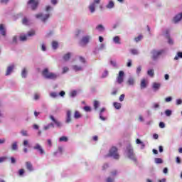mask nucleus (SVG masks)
<instances>
[{
  "label": "nucleus",
  "instance_id": "nucleus-1",
  "mask_svg": "<svg viewBox=\"0 0 182 182\" xmlns=\"http://www.w3.org/2000/svg\"><path fill=\"white\" fill-rule=\"evenodd\" d=\"M42 75L44 76L46 79H51L52 80L58 79V75L54 73H50L48 68H45L42 71Z\"/></svg>",
  "mask_w": 182,
  "mask_h": 182
},
{
  "label": "nucleus",
  "instance_id": "nucleus-2",
  "mask_svg": "<svg viewBox=\"0 0 182 182\" xmlns=\"http://www.w3.org/2000/svg\"><path fill=\"white\" fill-rule=\"evenodd\" d=\"M107 157H113L115 160H119V154H117V149L116 146L112 147L109 150V154L107 155Z\"/></svg>",
  "mask_w": 182,
  "mask_h": 182
},
{
  "label": "nucleus",
  "instance_id": "nucleus-3",
  "mask_svg": "<svg viewBox=\"0 0 182 182\" xmlns=\"http://www.w3.org/2000/svg\"><path fill=\"white\" fill-rule=\"evenodd\" d=\"M127 150L128 159H130L133 161H137V159L136 158V155L134 154V152L133 151V149L128 147L127 149Z\"/></svg>",
  "mask_w": 182,
  "mask_h": 182
},
{
  "label": "nucleus",
  "instance_id": "nucleus-4",
  "mask_svg": "<svg viewBox=\"0 0 182 182\" xmlns=\"http://www.w3.org/2000/svg\"><path fill=\"white\" fill-rule=\"evenodd\" d=\"M164 50H153L151 51V54H152V59L153 60H156V59L159 58V57L160 56V55H161V53H163Z\"/></svg>",
  "mask_w": 182,
  "mask_h": 182
},
{
  "label": "nucleus",
  "instance_id": "nucleus-5",
  "mask_svg": "<svg viewBox=\"0 0 182 182\" xmlns=\"http://www.w3.org/2000/svg\"><path fill=\"white\" fill-rule=\"evenodd\" d=\"M89 41H90V36H86L82 37L80 41V46H86L89 43Z\"/></svg>",
  "mask_w": 182,
  "mask_h": 182
},
{
  "label": "nucleus",
  "instance_id": "nucleus-6",
  "mask_svg": "<svg viewBox=\"0 0 182 182\" xmlns=\"http://www.w3.org/2000/svg\"><path fill=\"white\" fill-rule=\"evenodd\" d=\"M124 80V72L121 70L119 72V75L117 77V82L120 85L123 83Z\"/></svg>",
  "mask_w": 182,
  "mask_h": 182
},
{
  "label": "nucleus",
  "instance_id": "nucleus-7",
  "mask_svg": "<svg viewBox=\"0 0 182 182\" xmlns=\"http://www.w3.org/2000/svg\"><path fill=\"white\" fill-rule=\"evenodd\" d=\"M28 5H31V8L33 11H35L38 8V5H39V2L35 0H30L28 2Z\"/></svg>",
  "mask_w": 182,
  "mask_h": 182
},
{
  "label": "nucleus",
  "instance_id": "nucleus-8",
  "mask_svg": "<svg viewBox=\"0 0 182 182\" xmlns=\"http://www.w3.org/2000/svg\"><path fill=\"white\" fill-rule=\"evenodd\" d=\"M34 150H38L40 154H46L45 150L43 148H42V146L39 144H36V145L33 146Z\"/></svg>",
  "mask_w": 182,
  "mask_h": 182
},
{
  "label": "nucleus",
  "instance_id": "nucleus-9",
  "mask_svg": "<svg viewBox=\"0 0 182 182\" xmlns=\"http://www.w3.org/2000/svg\"><path fill=\"white\" fill-rule=\"evenodd\" d=\"M96 4H100V0H94L93 3L90 5L89 9L91 14H93V12H95V8L96 6Z\"/></svg>",
  "mask_w": 182,
  "mask_h": 182
},
{
  "label": "nucleus",
  "instance_id": "nucleus-10",
  "mask_svg": "<svg viewBox=\"0 0 182 182\" xmlns=\"http://www.w3.org/2000/svg\"><path fill=\"white\" fill-rule=\"evenodd\" d=\"M14 69H15V65H11L9 67H7V70L6 71V76H9L12 72H14Z\"/></svg>",
  "mask_w": 182,
  "mask_h": 182
},
{
  "label": "nucleus",
  "instance_id": "nucleus-11",
  "mask_svg": "<svg viewBox=\"0 0 182 182\" xmlns=\"http://www.w3.org/2000/svg\"><path fill=\"white\" fill-rule=\"evenodd\" d=\"M50 119L55 123V124H56L57 127H62V123L56 120V119H55V117L53 115L50 116Z\"/></svg>",
  "mask_w": 182,
  "mask_h": 182
},
{
  "label": "nucleus",
  "instance_id": "nucleus-12",
  "mask_svg": "<svg viewBox=\"0 0 182 182\" xmlns=\"http://www.w3.org/2000/svg\"><path fill=\"white\" fill-rule=\"evenodd\" d=\"M182 19V13H180L177 14L174 18H173V22L174 23H177V22H180V21Z\"/></svg>",
  "mask_w": 182,
  "mask_h": 182
},
{
  "label": "nucleus",
  "instance_id": "nucleus-13",
  "mask_svg": "<svg viewBox=\"0 0 182 182\" xmlns=\"http://www.w3.org/2000/svg\"><path fill=\"white\" fill-rule=\"evenodd\" d=\"M26 167L28 171H32L33 170V166L31 161L26 162Z\"/></svg>",
  "mask_w": 182,
  "mask_h": 182
},
{
  "label": "nucleus",
  "instance_id": "nucleus-14",
  "mask_svg": "<svg viewBox=\"0 0 182 182\" xmlns=\"http://www.w3.org/2000/svg\"><path fill=\"white\" fill-rule=\"evenodd\" d=\"M72 112L70 110L67 111V119H66V123H70L72 122Z\"/></svg>",
  "mask_w": 182,
  "mask_h": 182
},
{
  "label": "nucleus",
  "instance_id": "nucleus-15",
  "mask_svg": "<svg viewBox=\"0 0 182 182\" xmlns=\"http://www.w3.org/2000/svg\"><path fill=\"white\" fill-rule=\"evenodd\" d=\"M107 9H112L114 8V2L113 1H109V3L106 6Z\"/></svg>",
  "mask_w": 182,
  "mask_h": 182
},
{
  "label": "nucleus",
  "instance_id": "nucleus-16",
  "mask_svg": "<svg viewBox=\"0 0 182 182\" xmlns=\"http://www.w3.org/2000/svg\"><path fill=\"white\" fill-rule=\"evenodd\" d=\"M147 87V82L146 79H142L141 80V89H146Z\"/></svg>",
  "mask_w": 182,
  "mask_h": 182
},
{
  "label": "nucleus",
  "instance_id": "nucleus-17",
  "mask_svg": "<svg viewBox=\"0 0 182 182\" xmlns=\"http://www.w3.org/2000/svg\"><path fill=\"white\" fill-rule=\"evenodd\" d=\"M0 32H1V35L3 36H6V30H5V27H4V24H0Z\"/></svg>",
  "mask_w": 182,
  "mask_h": 182
},
{
  "label": "nucleus",
  "instance_id": "nucleus-18",
  "mask_svg": "<svg viewBox=\"0 0 182 182\" xmlns=\"http://www.w3.org/2000/svg\"><path fill=\"white\" fill-rule=\"evenodd\" d=\"M70 56H72V54L70 53H68L63 55V59L65 62H68V60L70 59Z\"/></svg>",
  "mask_w": 182,
  "mask_h": 182
},
{
  "label": "nucleus",
  "instance_id": "nucleus-19",
  "mask_svg": "<svg viewBox=\"0 0 182 182\" xmlns=\"http://www.w3.org/2000/svg\"><path fill=\"white\" fill-rule=\"evenodd\" d=\"M11 150L13 151L18 150V142L15 141L11 144Z\"/></svg>",
  "mask_w": 182,
  "mask_h": 182
},
{
  "label": "nucleus",
  "instance_id": "nucleus-20",
  "mask_svg": "<svg viewBox=\"0 0 182 182\" xmlns=\"http://www.w3.org/2000/svg\"><path fill=\"white\" fill-rule=\"evenodd\" d=\"M113 41H114V43H117V45H120V43H122L120 42V37H119V36L114 37Z\"/></svg>",
  "mask_w": 182,
  "mask_h": 182
},
{
  "label": "nucleus",
  "instance_id": "nucleus-21",
  "mask_svg": "<svg viewBox=\"0 0 182 182\" xmlns=\"http://www.w3.org/2000/svg\"><path fill=\"white\" fill-rule=\"evenodd\" d=\"M75 119H80L82 117V114L79 111H75L74 114Z\"/></svg>",
  "mask_w": 182,
  "mask_h": 182
},
{
  "label": "nucleus",
  "instance_id": "nucleus-22",
  "mask_svg": "<svg viewBox=\"0 0 182 182\" xmlns=\"http://www.w3.org/2000/svg\"><path fill=\"white\" fill-rule=\"evenodd\" d=\"M113 105L117 110L122 109V104L120 102H114Z\"/></svg>",
  "mask_w": 182,
  "mask_h": 182
},
{
  "label": "nucleus",
  "instance_id": "nucleus-23",
  "mask_svg": "<svg viewBox=\"0 0 182 182\" xmlns=\"http://www.w3.org/2000/svg\"><path fill=\"white\" fill-rule=\"evenodd\" d=\"M73 69L75 71V72H79L80 70H83V69L82 68L81 66H78V65H73Z\"/></svg>",
  "mask_w": 182,
  "mask_h": 182
},
{
  "label": "nucleus",
  "instance_id": "nucleus-24",
  "mask_svg": "<svg viewBox=\"0 0 182 182\" xmlns=\"http://www.w3.org/2000/svg\"><path fill=\"white\" fill-rule=\"evenodd\" d=\"M160 83H157V82H154L153 84V89H154V90H159V89H160Z\"/></svg>",
  "mask_w": 182,
  "mask_h": 182
},
{
  "label": "nucleus",
  "instance_id": "nucleus-25",
  "mask_svg": "<svg viewBox=\"0 0 182 182\" xmlns=\"http://www.w3.org/2000/svg\"><path fill=\"white\" fill-rule=\"evenodd\" d=\"M22 23L23 25H26V26L29 25V19H28V18L26 17H24L22 20Z\"/></svg>",
  "mask_w": 182,
  "mask_h": 182
},
{
  "label": "nucleus",
  "instance_id": "nucleus-26",
  "mask_svg": "<svg viewBox=\"0 0 182 182\" xmlns=\"http://www.w3.org/2000/svg\"><path fill=\"white\" fill-rule=\"evenodd\" d=\"M58 46H59V43H58V41H53V43H52L53 48L58 49Z\"/></svg>",
  "mask_w": 182,
  "mask_h": 182
},
{
  "label": "nucleus",
  "instance_id": "nucleus-27",
  "mask_svg": "<svg viewBox=\"0 0 182 182\" xmlns=\"http://www.w3.org/2000/svg\"><path fill=\"white\" fill-rule=\"evenodd\" d=\"M35 35H36L35 30H31L27 33V36H35Z\"/></svg>",
  "mask_w": 182,
  "mask_h": 182
},
{
  "label": "nucleus",
  "instance_id": "nucleus-28",
  "mask_svg": "<svg viewBox=\"0 0 182 182\" xmlns=\"http://www.w3.org/2000/svg\"><path fill=\"white\" fill-rule=\"evenodd\" d=\"M26 75H28V72L26 71V68L23 69L21 73L22 77H26Z\"/></svg>",
  "mask_w": 182,
  "mask_h": 182
},
{
  "label": "nucleus",
  "instance_id": "nucleus-29",
  "mask_svg": "<svg viewBox=\"0 0 182 182\" xmlns=\"http://www.w3.org/2000/svg\"><path fill=\"white\" fill-rule=\"evenodd\" d=\"M50 127H55V125L52 123L48 124L47 126L44 127V130H48L50 129Z\"/></svg>",
  "mask_w": 182,
  "mask_h": 182
},
{
  "label": "nucleus",
  "instance_id": "nucleus-30",
  "mask_svg": "<svg viewBox=\"0 0 182 182\" xmlns=\"http://www.w3.org/2000/svg\"><path fill=\"white\" fill-rule=\"evenodd\" d=\"M155 163L156 164H161L163 163V159H161V158H156Z\"/></svg>",
  "mask_w": 182,
  "mask_h": 182
},
{
  "label": "nucleus",
  "instance_id": "nucleus-31",
  "mask_svg": "<svg viewBox=\"0 0 182 182\" xmlns=\"http://www.w3.org/2000/svg\"><path fill=\"white\" fill-rule=\"evenodd\" d=\"M23 146H24L25 147H31V146L29 145V141L25 139L23 141Z\"/></svg>",
  "mask_w": 182,
  "mask_h": 182
},
{
  "label": "nucleus",
  "instance_id": "nucleus-32",
  "mask_svg": "<svg viewBox=\"0 0 182 182\" xmlns=\"http://www.w3.org/2000/svg\"><path fill=\"white\" fill-rule=\"evenodd\" d=\"M96 29L102 32V31H105V27L102 24H100L96 27Z\"/></svg>",
  "mask_w": 182,
  "mask_h": 182
},
{
  "label": "nucleus",
  "instance_id": "nucleus-33",
  "mask_svg": "<svg viewBox=\"0 0 182 182\" xmlns=\"http://www.w3.org/2000/svg\"><path fill=\"white\" fill-rule=\"evenodd\" d=\"M127 83H128L130 86L134 85V79H133V78H129V79L128 80V81H127Z\"/></svg>",
  "mask_w": 182,
  "mask_h": 182
},
{
  "label": "nucleus",
  "instance_id": "nucleus-34",
  "mask_svg": "<svg viewBox=\"0 0 182 182\" xmlns=\"http://www.w3.org/2000/svg\"><path fill=\"white\" fill-rule=\"evenodd\" d=\"M149 76H151V77H153L154 76V70H149L147 72Z\"/></svg>",
  "mask_w": 182,
  "mask_h": 182
},
{
  "label": "nucleus",
  "instance_id": "nucleus-35",
  "mask_svg": "<svg viewBox=\"0 0 182 182\" xmlns=\"http://www.w3.org/2000/svg\"><path fill=\"white\" fill-rule=\"evenodd\" d=\"M99 107V101L95 100L94 101V109L97 110V109Z\"/></svg>",
  "mask_w": 182,
  "mask_h": 182
},
{
  "label": "nucleus",
  "instance_id": "nucleus-36",
  "mask_svg": "<svg viewBox=\"0 0 182 182\" xmlns=\"http://www.w3.org/2000/svg\"><path fill=\"white\" fill-rule=\"evenodd\" d=\"M59 141H68V137L67 136H61L59 139Z\"/></svg>",
  "mask_w": 182,
  "mask_h": 182
},
{
  "label": "nucleus",
  "instance_id": "nucleus-37",
  "mask_svg": "<svg viewBox=\"0 0 182 182\" xmlns=\"http://www.w3.org/2000/svg\"><path fill=\"white\" fill-rule=\"evenodd\" d=\"M79 59L81 63H86V58L85 57L80 56Z\"/></svg>",
  "mask_w": 182,
  "mask_h": 182
},
{
  "label": "nucleus",
  "instance_id": "nucleus-38",
  "mask_svg": "<svg viewBox=\"0 0 182 182\" xmlns=\"http://www.w3.org/2000/svg\"><path fill=\"white\" fill-rule=\"evenodd\" d=\"M165 114H166V116H167V117L171 116V110H170V109H166V110L165 111Z\"/></svg>",
  "mask_w": 182,
  "mask_h": 182
},
{
  "label": "nucleus",
  "instance_id": "nucleus-39",
  "mask_svg": "<svg viewBox=\"0 0 182 182\" xmlns=\"http://www.w3.org/2000/svg\"><path fill=\"white\" fill-rule=\"evenodd\" d=\"M141 39H143V36L140 35L138 37L135 38V41L136 42H140V41H141Z\"/></svg>",
  "mask_w": 182,
  "mask_h": 182
},
{
  "label": "nucleus",
  "instance_id": "nucleus-40",
  "mask_svg": "<svg viewBox=\"0 0 182 182\" xmlns=\"http://www.w3.org/2000/svg\"><path fill=\"white\" fill-rule=\"evenodd\" d=\"M23 174H25V169H23V168L19 169L18 175L19 176H23Z\"/></svg>",
  "mask_w": 182,
  "mask_h": 182
},
{
  "label": "nucleus",
  "instance_id": "nucleus-41",
  "mask_svg": "<svg viewBox=\"0 0 182 182\" xmlns=\"http://www.w3.org/2000/svg\"><path fill=\"white\" fill-rule=\"evenodd\" d=\"M28 38H27V36H20V41H21L22 42L26 41Z\"/></svg>",
  "mask_w": 182,
  "mask_h": 182
},
{
  "label": "nucleus",
  "instance_id": "nucleus-42",
  "mask_svg": "<svg viewBox=\"0 0 182 182\" xmlns=\"http://www.w3.org/2000/svg\"><path fill=\"white\" fill-rule=\"evenodd\" d=\"M178 58H182V52H178V56H176V57L174 58L175 60H178Z\"/></svg>",
  "mask_w": 182,
  "mask_h": 182
},
{
  "label": "nucleus",
  "instance_id": "nucleus-43",
  "mask_svg": "<svg viewBox=\"0 0 182 182\" xmlns=\"http://www.w3.org/2000/svg\"><path fill=\"white\" fill-rule=\"evenodd\" d=\"M167 39H168V43H169V45H173V39H171V38H170L168 36H167Z\"/></svg>",
  "mask_w": 182,
  "mask_h": 182
},
{
  "label": "nucleus",
  "instance_id": "nucleus-44",
  "mask_svg": "<svg viewBox=\"0 0 182 182\" xmlns=\"http://www.w3.org/2000/svg\"><path fill=\"white\" fill-rule=\"evenodd\" d=\"M85 112H91L92 109L89 106L84 107Z\"/></svg>",
  "mask_w": 182,
  "mask_h": 182
},
{
  "label": "nucleus",
  "instance_id": "nucleus-45",
  "mask_svg": "<svg viewBox=\"0 0 182 182\" xmlns=\"http://www.w3.org/2000/svg\"><path fill=\"white\" fill-rule=\"evenodd\" d=\"M49 16H50L49 14H46V15L42 18L43 22H46V20L49 18Z\"/></svg>",
  "mask_w": 182,
  "mask_h": 182
},
{
  "label": "nucleus",
  "instance_id": "nucleus-46",
  "mask_svg": "<svg viewBox=\"0 0 182 182\" xmlns=\"http://www.w3.org/2000/svg\"><path fill=\"white\" fill-rule=\"evenodd\" d=\"M50 96L51 97H58V93H56V92H51V93L50 94Z\"/></svg>",
  "mask_w": 182,
  "mask_h": 182
},
{
  "label": "nucleus",
  "instance_id": "nucleus-47",
  "mask_svg": "<svg viewBox=\"0 0 182 182\" xmlns=\"http://www.w3.org/2000/svg\"><path fill=\"white\" fill-rule=\"evenodd\" d=\"M171 100H173V98L171 97H168L165 99V102H166V103H168V102H171Z\"/></svg>",
  "mask_w": 182,
  "mask_h": 182
},
{
  "label": "nucleus",
  "instance_id": "nucleus-48",
  "mask_svg": "<svg viewBox=\"0 0 182 182\" xmlns=\"http://www.w3.org/2000/svg\"><path fill=\"white\" fill-rule=\"evenodd\" d=\"M66 72H69V68L68 67H64L63 68V73H66Z\"/></svg>",
  "mask_w": 182,
  "mask_h": 182
},
{
  "label": "nucleus",
  "instance_id": "nucleus-49",
  "mask_svg": "<svg viewBox=\"0 0 182 182\" xmlns=\"http://www.w3.org/2000/svg\"><path fill=\"white\" fill-rule=\"evenodd\" d=\"M141 72V66H139L136 68V73L137 75H139V73Z\"/></svg>",
  "mask_w": 182,
  "mask_h": 182
},
{
  "label": "nucleus",
  "instance_id": "nucleus-50",
  "mask_svg": "<svg viewBox=\"0 0 182 182\" xmlns=\"http://www.w3.org/2000/svg\"><path fill=\"white\" fill-rule=\"evenodd\" d=\"M159 127L161 129H164V127H166V124H164V122H160L159 123Z\"/></svg>",
  "mask_w": 182,
  "mask_h": 182
},
{
  "label": "nucleus",
  "instance_id": "nucleus-51",
  "mask_svg": "<svg viewBox=\"0 0 182 182\" xmlns=\"http://www.w3.org/2000/svg\"><path fill=\"white\" fill-rule=\"evenodd\" d=\"M21 133L22 136H28V132H26V131H25V130H22V131L21 132Z\"/></svg>",
  "mask_w": 182,
  "mask_h": 182
},
{
  "label": "nucleus",
  "instance_id": "nucleus-52",
  "mask_svg": "<svg viewBox=\"0 0 182 182\" xmlns=\"http://www.w3.org/2000/svg\"><path fill=\"white\" fill-rule=\"evenodd\" d=\"M6 159H7L6 156L0 157V163H4V161H5Z\"/></svg>",
  "mask_w": 182,
  "mask_h": 182
},
{
  "label": "nucleus",
  "instance_id": "nucleus-53",
  "mask_svg": "<svg viewBox=\"0 0 182 182\" xmlns=\"http://www.w3.org/2000/svg\"><path fill=\"white\" fill-rule=\"evenodd\" d=\"M123 100H124V94L119 96V102H123Z\"/></svg>",
  "mask_w": 182,
  "mask_h": 182
},
{
  "label": "nucleus",
  "instance_id": "nucleus-54",
  "mask_svg": "<svg viewBox=\"0 0 182 182\" xmlns=\"http://www.w3.org/2000/svg\"><path fill=\"white\" fill-rule=\"evenodd\" d=\"M131 53H132V55H137V53H139L137 52V50H136V49H132V50H131Z\"/></svg>",
  "mask_w": 182,
  "mask_h": 182
},
{
  "label": "nucleus",
  "instance_id": "nucleus-55",
  "mask_svg": "<svg viewBox=\"0 0 182 182\" xmlns=\"http://www.w3.org/2000/svg\"><path fill=\"white\" fill-rule=\"evenodd\" d=\"M107 182H114V178H112L110 177H108L107 178Z\"/></svg>",
  "mask_w": 182,
  "mask_h": 182
},
{
  "label": "nucleus",
  "instance_id": "nucleus-56",
  "mask_svg": "<svg viewBox=\"0 0 182 182\" xmlns=\"http://www.w3.org/2000/svg\"><path fill=\"white\" fill-rule=\"evenodd\" d=\"M16 42H18V38H16V36H14L12 43H16Z\"/></svg>",
  "mask_w": 182,
  "mask_h": 182
},
{
  "label": "nucleus",
  "instance_id": "nucleus-57",
  "mask_svg": "<svg viewBox=\"0 0 182 182\" xmlns=\"http://www.w3.org/2000/svg\"><path fill=\"white\" fill-rule=\"evenodd\" d=\"M76 95H77L76 91H73V92H71V93H70L71 97H75V96H76Z\"/></svg>",
  "mask_w": 182,
  "mask_h": 182
},
{
  "label": "nucleus",
  "instance_id": "nucleus-58",
  "mask_svg": "<svg viewBox=\"0 0 182 182\" xmlns=\"http://www.w3.org/2000/svg\"><path fill=\"white\" fill-rule=\"evenodd\" d=\"M58 151L62 154V153H63V147L58 146Z\"/></svg>",
  "mask_w": 182,
  "mask_h": 182
},
{
  "label": "nucleus",
  "instance_id": "nucleus-59",
  "mask_svg": "<svg viewBox=\"0 0 182 182\" xmlns=\"http://www.w3.org/2000/svg\"><path fill=\"white\" fill-rule=\"evenodd\" d=\"M127 66L128 68H130L132 66V60H128V63L127 64Z\"/></svg>",
  "mask_w": 182,
  "mask_h": 182
},
{
  "label": "nucleus",
  "instance_id": "nucleus-60",
  "mask_svg": "<svg viewBox=\"0 0 182 182\" xmlns=\"http://www.w3.org/2000/svg\"><path fill=\"white\" fill-rule=\"evenodd\" d=\"M47 142H48L49 147H52V140L48 139Z\"/></svg>",
  "mask_w": 182,
  "mask_h": 182
},
{
  "label": "nucleus",
  "instance_id": "nucleus-61",
  "mask_svg": "<svg viewBox=\"0 0 182 182\" xmlns=\"http://www.w3.org/2000/svg\"><path fill=\"white\" fill-rule=\"evenodd\" d=\"M41 50L45 52L46 50V46H45V44H42L41 46Z\"/></svg>",
  "mask_w": 182,
  "mask_h": 182
},
{
  "label": "nucleus",
  "instance_id": "nucleus-62",
  "mask_svg": "<svg viewBox=\"0 0 182 182\" xmlns=\"http://www.w3.org/2000/svg\"><path fill=\"white\" fill-rule=\"evenodd\" d=\"M182 103V100L178 99V100H176V105H181Z\"/></svg>",
  "mask_w": 182,
  "mask_h": 182
},
{
  "label": "nucleus",
  "instance_id": "nucleus-63",
  "mask_svg": "<svg viewBox=\"0 0 182 182\" xmlns=\"http://www.w3.org/2000/svg\"><path fill=\"white\" fill-rule=\"evenodd\" d=\"M11 160L12 164H15V163H16V160L15 159V158L11 157Z\"/></svg>",
  "mask_w": 182,
  "mask_h": 182
},
{
  "label": "nucleus",
  "instance_id": "nucleus-64",
  "mask_svg": "<svg viewBox=\"0 0 182 182\" xmlns=\"http://www.w3.org/2000/svg\"><path fill=\"white\" fill-rule=\"evenodd\" d=\"M39 99V95L35 94L34 95V100H38Z\"/></svg>",
  "mask_w": 182,
  "mask_h": 182
}]
</instances>
